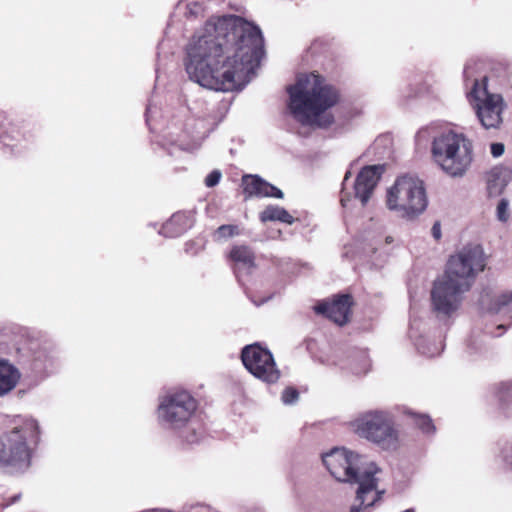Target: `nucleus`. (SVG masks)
<instances>
[{"mask_svg":"<svg viewBox=\"0 0 512 512\" xmlns=\"http://www.w3.org/2000/svg\"><path fill=\"white\" fill-rule=\"evenodd\" d=\"M455 282L442 277L434 282L431 290V305L439 317H450L455 313L462 302V295L468 289Z\"/></svg>","mask_w":512,"mask_h":512,"instance_id":"obj_13","label":"nucleus"},{"mask_svg":"<svg viewBox=\"0 0 512 512\" xmlns=\"http://www.w3.org/2000/svg\"><path fill=\"white\" fill-rule=\"evenodd\" d=\"M369 367H370L369 359L367 358V356L365 354H362L361 355V367L353 368V372L355 374H364L369 370Z\"/></svg>","mask_w":512,"mask_h":512,"instance_id":"obj_33","label":"nucleus"},{"mask_svg":"<svg viewBox=\"0 0 512 512\" xmlns=\"http://www.w3.org/2000/svg\"><path fill=\"white\" fill-rule=\"evenodd\" d=\"M484 268L485 258L482 248L478 245H469L449 258L443 277L456 284L461 283L462 287L469 290L476 274Z\"/></svg>","mask_w":512,"mask_h":512,"instance_id":"obj_10","label":"nucleus"},{"mask_svg":"<svg viewBox=\"0 0 512 512\" xmlns=\"http://www.w3.org/2000/svg\"><path fill=\"white\" fill-rule=\"evenodd\" d=\"M20 379V373L8 361L0 360V396L12 391Z\"/></svg>","mask_w":512,"mask_h":512,"instance_id":"obj_21","label":"nucleus"},{"mask_svg":"<svg viewBox=\"0 0 512 512\" xmlns=\"http://www.w3.org/2000/svg\"><path fill=\"white\" fill-rule=\"evenodd\" d=\"M241 359L245 368L256 378L266 383H275L280 378L272 353L258 344L243 348Z\"/></svg>","mask_w":512,"mask_h":512,"instance_id":"obj_12","label":"nucleus"},{"mask_svg":"<svg viewBox=\"0 0 512 512\" xmlns=\"http://www.w3.org/2000/svg\"><path fill=\"white\" fill-rule=\"evenodd\" d=\"M26 139L23 125L19 122L10 121L0 112V143L4 146L14 147Z\"/></svg>","mask_w":512,"mask_h":512,"instance_id":"obj_18","label":"nucleus"},{"mask_svg":"<svg viewBox=\"0 0 512 512\" xmlns=\"http://www.w3.org/2000/svg\"><path fill=\"white\" fill-rule=\"evenodd\" d=\"M501 457L503 461L512 469V445L505 444L501 451Z\"/></svg>","mask_w":512,"mask_h":512,"instance_id":"obj_31","label":"nucleus"},{"mask_svg":"<svg viewBox=\"0 0 512 512\" xmlns=\"http://www.w3.org/2000/svg\"><path fill=\"white\" fill-rule=\"evenodd\" d=\"M298 398L299 392L292 387H287L286 389H284L281 396L283 403L286 405L294 404L298 400Z\"/></svg>","mask_w":512,"mask_h":512,"instance_id":"obj_28","label":"nucleus"},{"mask_svg":"<svg viewBox=\"0 0 512 512\" xmlns=\"http://www.w3.org/2000/svg\"><path fill=\"white\" fill-rule=\"evenodd\" d=\"M39 441L35 419L23 418L11 431L0 437V468L23 470L29 467L32 447Z\"/></svg>","mask_w":512,"mask_h":512,"instance_id":"obj_5","label":"nucleus"},{"mask_svg":"<svg viewBox=\"0 0 512 512\" xmlns=\"http://www.w3.org/2000/svg\"><path fill=\"white\" fill-rule=\"evenodd\" d=\"M512 181V169L507 166H497L486 175V190L489 197H498Z\"/></svg>","mask_w":512,"mask_h":512,"instance_id":"obj_17","label":"nucleus"},{"mask_svg":"<svg viewBox=\"0 0 512 512\" xmlns=\"http://www.w3.org/2000/svg\"><path fill=\"white\" fill-rule=\"evenodd\" d=\"M205 0H181L176 6L178 13H184L187 18L198 17L205 10Z\"/></svg>","mask_w":512,"mask_h":512,"instance_id":"obj_23","label":"nucleus"},{"mask_svg":"<svg viewBox=\"0 0 512 512\" xmlns=\"http://www.w3.org/2000/svg\"><path fill=\"white\" fill-rule=\"evenodd\" d=\"M463 74L466 84L469 82L472 84L468 99L481 125L486 129L499 127L503 121L502 113L505 108L503 97L488 91L486 76L481 80L475 78L474 64L467 63Z\"/></svg>","mask_w":512,"mask_h":512,"instance_id":"obj_9","label":"nucleus"},{"mask_svg":"<svg viewBox=\"0 0 512 512\" xmlns=\"http://www.w3.org/2000/svg\"><path fill=\"white\" fill-rule=\"evenodd\" d=\"M393 241H394V239L391 236H387L385 238V244H391V243H393Z\"/></svg>","mask_w":512,"mask_h":512,"instance_id":"obj_37","label":"nucleus"},{"mask_svg":"<svg viewBox=\"0 0 512 512\" xmlns=\"http://www.w3.org/2000/svg\"><path fill=\"white\" fill-rule=\"evenodd\" d=\"M431 155L446 175L462 178L474 161L473 141L464 133L447 130L433 138Z\"/></svg>","mask_w":512,"mask_h":512,"instance_id":"obj_4","label":"nucleus"},{"mask_svg":"<svg viewBox=\"0 0 512 512\" xmlns=\"http://www.w3.org/2000/svg\"><path fill=\"white\" fill-rule=\"evenodd\" d=\"M496 217L501 222H507L509 219V201L502 198L496 207Z\"/></svg>","mask_w":512,"mask_h":512,"instance_id":"obj_27","label":"nucleus"},{"mask_svg":"<svg viewBox=\"0 0 512 512\" xmlns=\"http://www.w3.org/2000/svg\"><path fill=\"white\" fill-rule=\"evenodd\" d=\"M241 230L239 226L227 224L219 226L213 233V240L215 242H223L229 238L240 235Z\"/></svg>","mask_w":512,"mask_h":512,"instance_id":"obj_26","label":"nucleus"},{"mask_svg":"<svg viewBox=\"0 0 512 512\" xmlns=\"http://www.w3.org/2000/svg\"><path fill=\"white\" fill-rule=\"evenodd\" d=\"M511 301H512V292L511 291L505 292L497 298L492 309L495 313H498L502 310L503 307L507 306Z\"/></svg>","mask_w":512,"mask_h":512,"instance_id":"obj_29","label":"nucleus"},{"mask_svg":"<svg viewBox=\"0 0 512 512\" xmlns=\"http://www.w3.org/2000/svg\"><path fill=\"white\" fill-rule=\"evenodd\" d=\"M351 306L350 295H340L331 302H323L315 306L316 313L323 314L338 325L348 321Z\"/></svg>","mask_w":512,"mask_h":512,"instance_id":"obj_14","label":"nucleus"},{"mask_svg":"<svg viewBox=\"0 0 512 512\" xmlns=\"http://www.w3.org/2000/svg\"><path fill=\"white\" fill-rule=\"evenodd\" d=\"M503 329H504L503 325L500 324V325L497 326V330H503Z\"/></svg>","mask_w":512,"mask_h":512,"instance_id":"obj_38","label":"nucleus"},{"mask_svg":"<svg viewBox=\"0 0 512 512\" xmlns=\"http://www.w3.org/2000/svg\"><path fill=\"white\" fill-rule=\"evenodd\" d=\"M243 191L249 197H274L281 199L283 193L280 189L264 181L257 175H245L242 178Z\"/></svg>","mask_w":512,"mask_h":512,"instance_id":"obj_15","label":"nucleus"},{"mask_svg":"<svg viewBox=\"0 0 512 512\" xmlns=\"http://www.w3.org/2000/svg\"><path fill=\"white\" fill-rule=\"evenodd\" d=\"M349 427L358 437L384 451H394L399 447V430L394 415L388 410L364 411L349 422Z\"/></svg>","mask_w":512,"mask_h":512,"instance_id":"obj_6","label":"nucleus"},{"mask_svg":"<svg viewBox=\"0 0 512 512\" xmlns=\"http://www.w3.org/2000/svg\"><path fill=\"white\" fill-rule=\"evenodd\" d=\"M178 146H179L181 149H186L182 143H179V144H178Z\"/></svg>","mask_w":512,"mask_h":512,"instance_id":"obj_39","label":"nucleus"},{"mask_svg":"<svg viewBox=\"0 0 512 512\" xmlns=\"http://www.w3.org/2000/svg\"><path fill=\"white\" fill-rule=\"evenodd\" d=\"M192 226V220L190 216L183 212H178L172 215V217L163 224L160 234L165 237H177L184 233L188 228Z\"/></svg>","mask_w":512,"mask_h":512,"instance_id":"obj_19","label":"nucleus"},{"mask_svg":"<svg viewBox=\"0 0 512 512\" xmlns=\"http://www.w3.org/2000/svg\"><path fill=\"white\" fill-rule=\"evenodd\" d=\"M422 323L412 319L409 329V337L413 340L416 349L423 355L434 357L441 353L443 346L441 342H435L421 334Z\"/></svg>","mask_w":512,"mask_h":512,"instance_id":"obj_16","label":"nucleus"},{"mask_svg":"<svg viewBox=\"0 0 512 512\" xmlns=\"http://www.w3.org/2000/svg\"><path fill=\"white\" fill-rule=\"evenodd\" d=\"M260 220L262 222L280 221L286 224H292L294 217L283 207L269 205L260 213Z\"/></svg>","mask_w":512,"mask_h":512,"instance_id":"obj_22","label":"nucleus"},{"mask_svg":"<svg viewBox=\"0 0 512 512\" xmlns=\"http://www.w3.org/2000/svg\"><path fill=\"white\" fill-rule=\"evenodd\" d=\"M505 146L503 143L495 142L490 145V152L494 158H498L504 154Z\"/></svg>","mask_w":512,"mask_h":512,"instance_id":"obj_32","label":"nucleus"},{"mask_svg":"<svg viewBox=\"0 0 512 512\" xmlns=\"http://www.w3.org/2000/svg\"><path fill=\"white\" fill-rule=\"evenodd\" d=\"M404 413L411 417L412 422L424 433L431 435L435 432V426L432 419L427 414H418L410 409H406Z\"/></svg>","mask_w":512,"mask_h":512,"instance_id":"obj_25","label":"nucleus"},{"mask_svg":"<svg viewBox=\"0 0 512 512\" xmlns=\"http://www.w3.org/2000/svg\"><path fill=\"white\" fill-rule=\"evenodd\" d=\"M287 92L288 113L296 122L317 127H327L333 122L332 116L325 112L338 102L339 94L320 75L310 73L298 76Z\"/></svg>","mask_w":512,"mask_h":512,"instance_id":"obj_3","label":"nucleus"},{"mask_svg":"<svg viewBox=\"0 0 512 512\" xmlns=\"http://www.w3.org/2000/svg\"><path fill=\"white\" fill-rule=\"evenodd\" d=\"M152 113H153V106H152V104L150 103V104L147 106V108H146V121H147V123L150 121V117H151Z\"/></svg>","mask_w":512,"mask_h":512,"instance_id":"obj_35","label":"nucleus"},{"mask_svg":"<svg viewBox=\"0 0 512 512\" xmlns=\"http://www.w3.org/2000/svg\"><path fill=\"white\" fill-rule=\"evenodd\" d=\"M20 498V494H17L11 498V500L7 503V505H11L15 503Z\"/></svg>","mask_w":512,"mask_h":512,"instance_id":"obj_36","label":"nucleus"},{"mask_svg":"<svg viewBox=\"0 0 512 512\" xmlns=\"http://www.w3.org/2000/svg\"><path fill=\"white\" fill-rule=\"evenodd\" d=\"M432 235L435 239H440L441 237V227L438 222H436L432 227Z\"/></svg>","mask_w":512,"mask_h":512,"instance_id":"obj_34","label":"nucleus"},{"mask_svg":"<svg viewBox=\"0 0 512 512\" xmlns=\"http://www.w3.org/2000/svg\"><path fill=\"white\" fill-rule=\"evenodd\" d=\"M493 336H500L502 334V332L500 333H497V334H494V333H491Z\"/></svg>","mask_w":512,"mask_h":512,"instance_id":"obj_40","label":"nucleus"},{"mask_svg":"<svg viewBox=\"0 0 512 512\" xmlns=\"http://www.w3.org/2000/svg\"><path fill=\"white\" fill-rule=\"evenodd\" d=\"M230 258L235 263V274L239 278L241 270L250 271L255 266V257L252 250L245 245L234 246L230 251Z\"/></svg>","mask_w":512,"mask_h":512,"instance_id":"obj_20","label":"nucleus"},{"mask_svg":"<svg viewBox=\"0 0 512 512\" xmlns=\"http://www.w3.org/2000/svg\"><path fill=\"white\" fill-rule=\"evenodd\" d=\"M490 395L498 401L501 408H504L512 403V383H500L493 386Z\"/></svg>","mask_w":512,"mask_h":512,"instance_id":"obj_24","label":"nucleus"},{"mask_svg":"<svg viewBox=\"0 0 512 512\" xmlns=\"http://www.w3.org/2000/svg\"><path fill=\"white\" fill-rule=\"evenodd\" d=\"M264 54L257 26L235 15L209 19L186 46L185 70L200 86L222 92L242 90Z\"/></svg>","mask_w":512,"mask_h":512,"instance_id":"obj_1","label":"nucleus"},{"mask_svg":"<svg viewBox=\"0 0 512 512\" xmlns=\"http://www.w3.org/2000/svg\"><path fill=\"white\" fill-rule=\"evenodd\" d=\"M197 409V401L187 391L164 396L158 406L157 415L160 424L168 429L182 430L181 437L193 444L202 436L200 428L193 427L192 417Z\"/></svg>","mask_w":512,"mask_h":512,"instance_id":"obj_7","label":"nucleus"},{"mask_svg":"<svg viewBox=\"0 0 512 512\" xmlns=\"http://www.w3.org/2000/svg\"><path fill=\"white\" fill-rule=\"evenodd\" d=\"M221 172L219 170H213L212 172H210L207 177L205 178V185L207 187H214L216 186L220 179H221Z\"/></svg>","mask_w":512,"mask_h":512,"instance_id":"obj_30","label":"nucleus"},{"mask_svg":"<svg viewBox=\"0 0 512 512\" xmlns=\"http://www.w3.org/2000/svg\"><path fill=\"white\" fill-rule=\"evenodd\" d=\"M201 510H202V511H204V512H207V511H208V509H207V508H204V507H202V508H201Z\"/></svg>","mask_w":512,"mask_h":512,"instance_id":"obj_41","label":"nucleus"},{"mask_svg":"<svg viewBox=\"0 0 512 512\" xmlns=\"http://www.w3.org/2000/svg\"><path fill=\"white\" fill-rule=\"evenodd\" d=\"M386 206L404 219H415L424 213L428 197L423 181L415 175H402L387 190Z\"/></svg>","mask_w":512,"mask_h":512,"instance_id":"obj_8","label":"nucleus"},{"mask_svg":"<svg viewBox=\"0 0 512 512\" xmlns=\"http://www.w3.org/2000/svg\"><path fill=\"white\" fill-rule=\"evenodd\" d=\"M330 474L338 481L357 483L356 502L350 512H364L381 500L384 490H378L381 469L375 462L365 461L360 455L345 448H334L322 456Z\"/></svg>","mask_w":512,"mask_h":512,"instance_id":"obj_2","label":"nucleus"},{"mask_svg":"<svg viewBox=\"0 0 512 512\" xmlns=\"http://www.w3.org/2000/svg\"><path fill=\"white\" fill-rule=\"evenodd\" d=\"M383 172L384 166L382 165L363 167L354 181L353 193H351L347 191V182L351 176V171H347L342 182L340 198L342 207H348L352 197L358 199L362 206H365L370 200Z\"/></svg>","mask_w":512,"mask_h":512,"instance_id":"obj_11","label":"nucleus"}]
</instances>
